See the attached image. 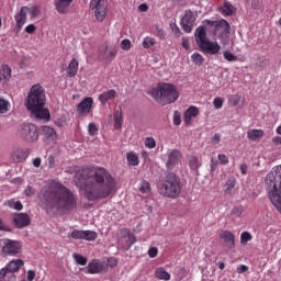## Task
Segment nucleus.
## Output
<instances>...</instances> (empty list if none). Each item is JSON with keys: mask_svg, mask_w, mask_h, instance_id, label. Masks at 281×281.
<instances>
[{"mask_svg": "<svg viewBox=\"0 0 281 281\" xmlns=\"http://www.w3.org/2000/svg\"><path fill=\"white\" fill-rule=\"evenodd\" d=\"M105 267L109 269V267H111L113 269V267H117V259L110 257L106 260Z\"/></svg>", "mask_w": 281, "mask_h": 281, "instance_id": "obj_51", "label": "nucleus"}, {"mask_svg": "<svg viewBox=\"0 0 281 281\" xmlns=\"http://www.w3.org/2000/svg\"><path fill=\"white\" fill-rule=\"evenodd\" d=\"M42 137L45 144H52L58 139V134L54 127L45 125L42 127Z\"/></svg>", "mask_w": 281, "mask_h": 281, "instance_id": "obj_15", "label": "nucleus"}, {"mask_svg": "<svg viewBox=\"0 0 281 281\" xmlns=\"http://www.w3.org/2000/svg\"><path fill=\"white\" fill-rule=\"evenodd\" d=\"M78 67H79L78 59L72 58L67 68L68 78H74L78 75Z\"/></svg>", "mask_w": 281, "mask_h": 281, "instance_id": "obj_24", "label": "nucleus"}, {"mask_svg": "<svg viewBox=\"0 0 281 281\" xmlns=\"http://www.w3.org/2000/svg\"><path fill=\"white\" fill-rule=\"evenodd\" d=\"M205 30H207V25L199 26L195 30V41L202 52L214 56L221 52V45H218V43H214L207 40V32Z\"/></svg>", "mask_w": 281, "mask_h": 281, "instance_id": "obj_6", "label": "nucleus"}, {"mask_svg": "<svg viewBox=\"0 0 281 281\" xmlns=\"http://www.w3.org/2000/svg\"><path fill=\"white\" fill-rule=\"evenodd\" d=\"M220 238L224 240L227 249H234L236 247V236L229 231H221Z\"/></svg>", "mask_w": 281, "mask_h": 281, "instance_id": "obj_17", "label": "nucleus"}, {"mask_svg": "<svg viewBox=\"0 0 281 281\" xmlns=\"http://www.w3.org/2000/svg\"><path fill=\"white\" fill-rule=\"evenodd\" d=\"M221 12L224 14V16H232V14L236 12V8L229 2H224L221 8Z\"/></svg>", "mask_w": 281, "mask_h": 281, "instance_id": "obj_26", "label": "nucleus"}, {"mask_svg": "<svg viewBox=\"0 0 281 281\" xmlns=\"http://www.w3.org/2000/svg\"><path fill=\"white\" fill-rule=\"evenodd\" d=\"M19 135L24 142L34 144L40 137L38 127L32 123H23L19 127Z\"/></svg>", "mask_w": 281, "mask_h": 281, "instance_id": "obj_8", "label": "nucleus"}, {"mask_svg": "<svg viewBox=\"0 0 281 281\" xmlns=\"http://www.w3.org/2000/svg\"><path fill=\"white\" fill-rule=\"evenodd\" d=\"M123 122H124V120H123V116H122V112L116 111L115 114H114V128L120 131V128H122Z\"/></svg>", "mask_w": 281, "mask_h": 281, "instance_id": "obj_33", "label": "nucleus"}, {"mask_svg": "<svg viewBox=\"0 0 281 281\" xmlns=\"http://www.w3.org/2000/svg\"><path fill=\"white\" fill-rule=\"evenodd\" d=\"M74 0H54L55 10L58 14H67Z\"/></svg>", "mask_w": 281, "mask_h": 281, "instance_id": "obj_19", "label": "nucleus"}, {"mask_svg": "<svg viewBox=\"0 0 281 281\" xmlns=\"http://www.w3.org/2000/svg\"><path fill=\"white\" fill-rule=\"evenodd\" d=\"M30 157V148H18L12 154V161L14 164H21Z\"/></svg>", "mask_w": 281, "mask_h": 281, "instance_id": "obj_18", "label": "nucleus"}, {"mask_svg": "<svg viewBox=\"0 0 281 281\" xmlns=\"http://www.w3.org/2000/svg\"><path fill=\"white\" fill-rule=\"evenodd\" d=\"M225 102V99L221 98V97H216L213 100V106H215V109H223V103Z\"/></svg>", "mask_w": 281, "mask_h": 281, "instance_id": "obj_46", "label": "nucleus"}, {"mask_svg": "<svg viewBox=\"0 0 281 281\" xmlns=\"http://www.w3.org/2000/svg\"><path fill=\"white\" fill-rule=\"evenodd\" d=\"M246 271H249V267L245 265H240L239 267H237V273H246Z\"/></svg>", "mask_w": 281, "mask_h": 281, "instance_id": "obj_59", "label": "nucleus"}, {"mask_svg": "<svg viewBox=\"0 0 281 281\" xmlns=\"http://www.w3.org/2000/svg\"><path fill=\"white\" fill-rule=\"evenodd\" d=\"M32 164L34 168H41V164H43V160L40 157H36L32 160Z\"/></svg>", "mask_w": 281, "mask_h": 281, "instance_id": "obj_58", "label": "nucleus"}, {"mask_svg": "<svg viewBox=\"0 0 281 281\" xmlns=\"http://www.w3.org/2000/svg\"><path fill=\"white\" fill-rule=\"evenodd\" d=\"M32 218L27 213H15L13 214V225L16 229H23L31 225Z\"/></svg>", "mask_w": 281, "mask_h": 281, "instance_id": "obj_13", "label": "nucleus"}, {"mask_svg": "<svg viewBox=\"0 0 281 281\" xmlns=\"http://www.w3.org/2000/svg\"><path fill=\"white\" fill-rule=\"evenodd\" d=\"M159 193L167 199H178L181 194V179L175 172H169L158 184Z\"/></svg>", "mask_w": 281, "mask_h": 281, "instance_id": "obj_5", "label": "nucleus"}, {"mask_svg": "<svg viewBox=\"0 0 281 281\" xmlns=\"http://www.w3.org/2000/svg\"><path fill=\"white\" fill-rule=\"evenodd\" d=\"M22 8H25L24 12H26V14H30L32 19H36V16H38V14H41V7H38V5L22 7Z\"/></svg>", "mask_w": 281, "mask_h": 281, "instance_id": "obj_29", "label": "nucleus"}, {"mask_svg": "<svg viewBox=\"0 0 281 281\" xmlns=\"http://www.w3.org/2000/svg\"><path fill=\"white\" fill-rule=\"evenodd\" d=\"M90 10H95L94 18L99 23H102L109 14V3L105 0H91Z\"/></svg>", "mask_w": 281, "mask_h": 281, "instance_id": "obj_10", "label": "nucleus"}, {"mask_svg": "<svg viewBox=\"0 0 281 281\" xmlns=\"http://www.w3.org/2000/svg\"><path fill=\"white\" fill-rule=\"evenodd\" d=\"M212 144H221V134H214V136L212 137Z\"/></svg>", "mask_w": 281, "mask_h": 281, "instance_id": "obj_60", "label": "nucleus"}, {"mask_svg": "<svg viewBox=\"0 0 281 281\" xmlns=\"http://www.w3.org/2000/svg\"><path fill=\"white\" fill-rule=\"evenodd\" d=\"M24 194L25 196H34V194H36V189L32 188L31 186H27L24 190Z\"/></svg>", "mask_w": 281, "mask_h": 281, "instance_id": "obj_53", "label": "nucleus"}, {"mask_svg": "<svg viewBox=\"0 0 281 281\" xmlns=\"http://www.w3.org/2000/svg\"><path fill=\"white\" fill-rule=\"evenodd\" d=\"M70 236L74 238V240H82L83 231L75 229L70 233Z\"/></svg>", "mask_w": 281, "mask_h": 281, "instance_id": "obj_45", "label": "nucleus"}, {"mask_svg": "<svg viewBox=\"0 0 281 281\" xmlns=\"http://www.w3.org/2000/svg\"><path fill=\"white\" fill-rule=\"evenodd\" d=\"M234 188H236V178H229L224 186L225 194H231Z\"/></svg>", "mask_w": 281, "mask_h": 281, "instance_id": "obj_32", "label": "nucleus"}, {"mask_svg": "<svg viewBox=\"0 0 281 281\" xmlns=\"http://www.w3.org/2000/svg\"><path fill=\"white\" fill-rule=\"evenodd\" d=\"M182 47L183 49H190V41L186 37L182 38Z\"/></svg>", "mask_w": 281, "mask_h": 281, "instance_id": "obj_64", "label": "nucleus"}, {"mask_svg": "<svg viewBox=\"0 0 281 281\" xmlns=\"http://www.w3.org/2000/svg\"><path fill=\"white\" fill-rule=\"evenodd\" d=\"M88 133L92 137L95 136V134L98 133V126L94 125V123H89V125H88Z\"/></svg>", "mask_w": 281, "mask_h": 281, "instance_id": "obj_49", "label": "nucleus"}, {"mask_svg": "<svg viewBox=\"0 0 281 281\" xmlns=\"http://www.w3.org/2000/svg\"><path fill=\"white\" fill-rule=\"evenodd\" d=\"M34 278H36V272L34 270H29L27 271V280L34 281Z\"/></svg>", "mask_w": 281, "mask_h": 281, "instance_id": "obj_61", "label": "nucleus"}, {"mask_svg": "<svg viewBox=\"0 0 281 281\" xmlns=\"http://www.w3.org/2000/svg\"><path fill=\"white\" fill-rule=\"evenodd\" d=\"M231 215L234 216V218H238L243 216V206H235L231 211Z\"/></svg>", "mask_w": 281, "mask_h": 281, "instance_id": "obj_44", "label": "nucleus"}, {"mask_svg": "<svg viewBox=\"0 0 281 281\" xmlns=\"http://www.w3.org/2000/svg\"><path fill=\"white\" fill-rule=\"evenodd\" d=\"M24 32H26V34H34V32H36V25L34 24H29L25 29Z\"/></svg>", "mask_w": 281, "mask_h": 281, "instance_id": "obj_56", "label": "nucleus"}, {"mask_svg": "<svg viewBox=\"0 0 281 281\" xmlns=\"http://www.w3.org/2000/svg\"><path fill=\"white\" fill-rule=\"evenodd\" d=\"M189 166L191 170H199V168H201V162L196 156H191L189 158Z\"/></svg>", "mask_w": 281, "mask_h": 281, "instance_id": "obj_38", "label": "nucleus"}, {"mask_svg": "<svg viewBox=\"0 0 281 281\" xmlns=\"http://www.w3.org/2000/svg\"><path fill=\"white\" fill-rule=\"evenodd\" d=\"M145 146L146 148H155L157 146V142H155V138L153 137H147L145 139Z\"/></svg>", "mask_w": 281, "mask_h": 281, "instance_id": "obj_47", "label": "nucleus"}, {"mask_svg": "<svg viewBox=\"0 0 281 281\" xmlns=\"http://www.w3.org/2000/svg\"><path fill=\"white\" fill-rule=\"evenodd\" d=\"M1 254L3 256H19L23 251V243L14 239L0 240Z\"/></svg>", "mask_w": 281, "mask_h": 281, "instance_id": "obj_9", "label": "nucleus"}, {"mask_svg": "<svg viewBox=\"0 0 281 281\" xmlns=\"http://www.w3.org/2000/svg\"><path fill=\"white\" fill-rule=\"evenodd\" d=\"M149 95L156 99V101L166 106V104H172V102H177L179 100V91H177V87L171 83H161L158 88H153L149 91Z\"/></svg>", "mask_w": 281, "mask_h": 281, "instance_id": "obj_4", "label": "nucleus"}, {"mask_svg": "<svg viewBox=\"0 0 281 281\" xmlns=\"http://www.w3.org/2000/svg\"><path fill=\"white\" fill-rule=\"evenodd\" d=\"M0 232H12L10 226L3 223V220L0 218Z\"/></svg>", "mask_w": 281, "mask_h": 281, "instance_id": "obj_57", "label": "nucleus"}, {"mask_svg": "<svg viewBox=\"0 0 281 281\" xmlns=\"http://www.w3.org/2000/svg\"><path fill=\"white\" fill-rule=\"evenodd\" d=\"M247 137L250 142H258L261 137H265V131L262 130H249L247 132Z\"/></svg>", "mask_w": 281, "mask_h": 281, "instance_id": "obj_25", "label": "nucleus"}, {"mask_svg": "<svg viewBox=\"0 0 281 281\" xmlns=\"http://www.w3.org/2000/svg\"><path fill=\"white\" fill-rule=\"evenodd\" d=\"M248 169H249V167L247 166V164H241L239 166V170H240L241 175H247Z\"/></svg>", "mask_w": 281, "mask_h": 281, "instance_id": "obj_63", "label": "nucleus"}, {"mask_svg": "<svg viewBox=\"0 0 281 281\" xmlns=\"http://www.w3.org/2000/svg\"><path fill=\"white\" fill-rule=\"evenodd\" d=\"M0 76L3 78V80H10V78H12V68H10L8 65H2Z\"/></svg>", "mask_w": 281, "mask_h": 281, "instance_id": "obj_31", "label": "nucleus"}, {"mask_svg": "<svg viewBox=\"0 0 281 281\" xmlns=\"http://www.w3.org/2000/svg\"><path fill=\"white\" fill-rule=\"evenodd\" d=\"M8 111H10V102L0 97V113L4 114L8 113Z\"/></svg>", "mask_w": 281, "mask_h": 281, "instance_id": "obj_39", "label": "nucleus"}, {"mask_svg": "<svg viewBox=\"0 0 281 281\" xmlns=\"http://www.w3.org/2000/svg\"><path fill=\"white\" fill-rule=\"evenodd\" d=\"M139 192H142V194H149L150 182H148L147 180H143L139 187Z\"/></svg>", "mask_w": 281, "mask_h": 281, "instance_id": "obj_40", "label": "nucleus"}, {"mask_svg": "<svg viewBox=\"0 0 281 281\" xmlns=\"http://www.w3.org/2000/svg\"><path fill=\"white\" fill-rule=\"evenodd\" d=\"M121 48L124 49V52H128V49H131V40H123L121 42Z\"/></svg>", "mask_w": 281, "mask_h": 281, "instance_id": "obj_52", "label": "nucleus"}, {"mask_svg": "<svg viewBox=\"0 0 281 281\" xmlns=\"http://www.w3.org/2000/svg\"><path fill=\"white\" fill-rule=\"evenodd\" d=\"M117 97V92L115 90H108L101 94H99V102H101L102 106H104L109 100H115V98Z\"/></svg>", "mask_w": 281, "mask_h": 281, "instance_id": "obj_20", "label": "nucleus"}, {"mask_svg": "<svg viewBox=\"0 0 281 281\" xmlns=\"http://www.w3.org/2000/svg\"><path fill=\"white\" fill-rule=\"evenodd\" d=\"M91 109H93V98L87 97L85 98L78 105L77 112L80 115H89L91 113Z\"/></svg>", "mask_w": 281, "mask_h": 281, "instance_id": "obj_16", "label": "nucleus"}, {"mask_svg": "<svg viewBox=\"0 0 281 281\" xmlns=\"http://www.w3.org/2000/svg\"><path fill=\"white\" fill-rule=\"evenodd\" d=\"M204 25H206V30L211 36H218V38L227 36V34H229V30H232L229 22L225 19L216 21L204 20Z\"/></svg>", "mask_w": 281, "mask_h": 281, "instance_id": "obj_7", "label": "nucleus"}, {"mask_svg": "<svg viewBox=\"0 0 281 281\" xmlns=\"http://www.w3.org/2000/svg\"><path fill=\"white\" fill-rule=\"evenodd\" d=\"M173 124H175V126H179L181 124V115L175 114Z\"/></svg>", "mask_w": 281, "mask_h": 281, "instance_id": "obj_62", "label": "nucleus"}, {"mask_svg": "<svg viewBox=\"0 0 281 281\" xmlns=\"http://www.w3.org/2000/svg\"><path fill=\"white\" fill-rule=\"evenodd\" d=\"M194 65H203V55L199 54V53H194L192 56H191Z\"/></svg>", "mask_w": 281, "mask_h": 281, "instance_id": "obj_43", "label": "nucleus"}, {"mask_svg": "<svg viewBox=\"0 0 281 281\" xmlns=\"http://www.w3.org/2000/svg\"><path fill=\"white\" fill-rule=\"evenodd\" d=\"M98 238V233L93 231H83L82 240L93 241Z\"/></svg>", "mask_w": 281, "mask_h": 281, "instance_id": "obj_36", "label": "nucleus"}, {"mask_svg": "<svg viewBox=\"0 0 281 281\" xmlns=\"http://www.w3.org/2000/svg\"><path fill=\"white\" fill-rule=\"evenodd\" d=\"M155 278H157L158 280L168 281L170 280L171 276L168 271H166V269L157 268L155 270Z\"/></svg>", "mask_w": 281, "mask_h": 281, "instance_id": "obj_27", "label": "nucleus"}, {"mask_svg": "<svg viewBox=\"0 0 281 281\" xmlns=\"http://www.w3.org/2000/svg\"><path fill=\"white\" fill-rule=\"evenodd\" d=\"M198 116H199V108L190 106L184 112V122H186V124H192V117H198Z\"/></svg>", "mask_w": 281, "mask_h": 281, "instance_id": "obj_23", "label": "nucleus"}, {"mask_svg": "<svg viewBox=\"0 0 281 281\" xmlns=\"http://www.w3.org/2000/svg\"><path fill=\"white\" fill-rule=\"evenodd\" d=\"M123 234H124V236L127 237V243H128L130 246L135 245V243H137V238L135 237V234H133L131 232V229L124 228Z\"/></svg>", "mask_w": 281, "mask_h": 281, "instance_id": "obj_35", "label": "nucleus"}, {"mask_svg": "<svg viewBox=\"0 0 281 281\" xmlns=\"http://www.w3.org/2000/svg\"><path fill=\"white\" fill-rule=\"evenodd\" d=\"M77 188L88 201L109 199L115 192L117 181L104 167H86L75 175Z\"/></svg>", "mask_w": 281, "mask_h": 281, "instance_id": "obj_1", "label": "nucleus"}, {"mask_svg": "<svg viewBox=\"0 0 281 281\" xmlns=\"http://www.w3.org/2000/svg\"><path fill=\"white\" fill-rule=\"evenodd\" d=\"M106 271H109L106 263H104L100 259H92L87 266L86 273H89L90 276H95L98 273H106Z\"/></svg>", "mask_w": 281, "mask_h": 281, "instance_id": "obj_11", "label": "nucleus"}, {"mask_svg": "<svg viewBox=\"0 0 281 281\" xmlns=\"http://www.w3.org/2000/svg\"><path fill=\"white\" fill-rule=\"evenodd\" d=\"M72 258L77 265H80L81 267L87 266V262H88L87 257H85L78 252H75V254H72Z\"/></svg>", "mask_w": 281, "mask_h": 281, "instance_id": "obj_34", "label": "nucleus"}, {"mask_svg": "<svg viewBox=\"0 0 281 281\" xmlns=\"http://www.w3.org/2000/svg\"><path fill=\"white\" fill-rule=\"evenodd\" d=\"M157 43L155 37L146 36L143 40V47L144 49H150V47H154V45Z\"/></svg>", "mask_w": 281, "mask_h": 281, "instance_id": "obj_37", "label": "nucleus"}, {"mask_svg": "<svg viewBox=\"0 0 281 281\" xmlns=\"http://www.w3.org/2000/svg\"><path fill=\"white\" fill-rule=\"evenodd\" d=\"M217 159L222 166H227V164H229V158L225 154H220Z\"/></svg>", "mask_w": 281, "mask_h": 281, "instance_id": "obj_48", "label": "nucleus"}, {"mask_svg": "<svg viewBox=\"0 0 281 281\" xmlns=\"http://www.w3.org/2000/svg\"><path fill=\"white\" fill-rule=\"evenodd\" d=\"M157 254H159V250L157 249V247L149 248L148 250L149 258H157Z\"/></svg>", "mask_w": 281, "mask_h": 281, "instance_id": "obj_54", "label": "nucleus"}, {"mask_svg": "<svg viewBox=\"0 0 281 281\" xmlns=\"http://www.w3.org/2000/svg\"><path fill=\"white\" fill-rule=\"evenodd\" d=\"M27 22V13L25 8H21L20 12L15 15V23L18 30H23V25Z\"/></svg>", "mask_w": 281, "mask_h": 281, "instance_id": "obj_21", "label": "nucleus"}, {"mask_svg": "<svg viewBox=\"0 0 281 281\" xmlns=\"http://www.w3.org/2000/svg\"><path fill=\"white\" fill-rule=\"evenodd\" d=\"M126 159L130 166H139V157L137 154H135V151L127 153Z\"/></svg>", "mask_w": 281, "mask_h": 281, "instance_id": "obj_30", "label": "nucleus"}, {"mask_svg": "<svg viewBox=\"0 0 281 281\" xmlns=\"http://www.w3.org/2000/svg\"><path fill=\"white\" fill-rule=\"evenodd\" d=\"M4 205H7V207H10L11 210H16L18 212H21V210H23V203H21V201H15L14 199L7 200L4 202Z\"/></svg>", "mask_w": 281, "mask_h": 281, "instance_id": "obj_28", "label": "nucleus"}, {"mask_svg": "<svg viewBox=\"0 0 281 281\" xmlns=\"http://www.w3.org/2000/svg\"><path fill=\"white\" fill-rule=\"evenodd\" d=\"M5 276H10L7 267L0 269V281L5 280Z\"/></svg>", "mask_w": 281, "mask_h": 281, "instance_id": "obj_55", "label": "nucleus"}, {"mask_svg": "<svg viewBox=\"0 0 281 281\" xmlns=\"http://www.w3.org/2000/svg\"><path fill=\"white\" fill-rule=\"evenodd\" d=\"M195 21L196 18L194 16V12H192V10H187L181 19L182 29L184 32H187V34L192 32V27H194Z\"/></svg>", "mask_w": 281, "mask_h": 281, "instance_id": "obj_12", "label": "nucleus"}, {"mask_svg": "<svg viewBox=\"0 0 281 281\" xmlns=\"http://www.w3.org/2000/svg\"><path fill=\"white\" fill-rule=\"evenodd\" d=\"M254 238L249 232H244L240 235V243L241 245H247Z\"/></svg>", "mask_w": 281, "mask_h": 281, "instance_id": "obj_42", "label": "nucleus"}, {"mask_svg": "<svg viewBox=\"0 0 281 281\" xmlns=\"http://www.w3.org/2000/svg\"><path fill=\"white\" fill-rule=\"evenodd\" d=\"M223 56L228 63H235V60H238V56L234 55V53L229 50L224 52Z\"/></svg>", "mask_w": 281, "mask_h": 281, "instance_id": "obj_41", "label": "nucleus"}, {"mask_svg": "<svg viewBox=\"0 0 281 281\" xmlns=\"http://www.w3.org/2000/svg\"><path fill=\"white\" fill-rule=\"evenodd\" d=\"M24 265L25 262L22 259H14L10 261L5 268L9 270V273H16Z\"/></svg>", "mask_w": 281, "mask_h": 281, "instance_id": "obj_22", "label": "nucleus"}, {"mask_svg": "<svg viewBox=\"0 0 281 281\" xmlns=\"http://www.w3.org/2000/svg\"><path fill=\"white\" fill-rule=\"evenodd\" d=\"M47 102V98L45 95V88L41 86V83H36L31 87L25 106L27 111L31 113V117H35V120H46L49 122L50 114L49 110L45 109V104Z\"/></svg>", "mask_w": 281, "mask_h": 281, "instance_id": "obj_3", "label": "nucleus"}, {"mask_svg": "<svg viewBox=\"0 0 281 281\" xmlns=\"http://www.w3.org/2000/svg\"><path fill=\"white\" fill-rule=\"evenodd\" d=\"M38 201L47 212H71L78 207V196L58 180H50L41 189Z\"/></svg>", "mask_w": 281, "mask_h": 281, "instance_id": "obj_2", "label": "nucleus"}, {"mask_svg": "<svg viewBox=\"0 0 281 281\" xmlns=\"http://www.w3.org/2000/svg\"><path fill=\"white\" fill-rule=\"evenodd\" d=\"M181 161V151L179 149H171L167 154V170H173L175 166H177Z\"/></svg>", "mask_w": 281, "mask_h": 281, "instance_id": "obj_14", "label": "nucleus"}, {"mask_svg": "<svg viewBox=\"0 0 281 281\" xmlns=\"http://www.w3.org/2000/svg\"><path fill=\"white\" fill-rule=\"evenodd\" d=\"M106 58H115V56H117V49L116 48H113V47H110V48H106Z\"/></svg>", "mask_w": 281, "mask_h": 281, "instance_id": "obj_50", "label": "nucleus"}]
</instances>
